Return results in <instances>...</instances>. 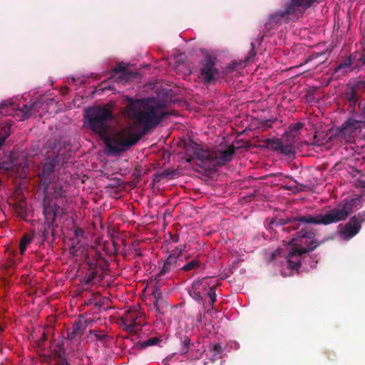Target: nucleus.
Masks as SVG:
<instances>
[{
    "mask_svg": "<svg viewBox=\"0 0 365 365\" xmlns=\"http://www.w3.org/2000/svg\"><path fill=\"white\" fill-rule=\"evenodd\" d=\"M126 101L127 115L135 122L113 138L109 136L114 119L111 109L105 106H95L84 111V126L104 140L106 147L113 152H123L135 145L148 130L155 128L168 115L165 110L166 103L158 98L126 97Z\"/></svg>",
    "mask_w": 365,
    "mask_h": 365,
    "instance_id": "nucleus-1",
    "label": "nucleus"
},
{
    "mask_svg": "<svg viewBox=\"0 0 365 365\" xmlns=\"http://www.w3.org/2000/svg\"><path fill=\"white\" fill-rule=\"evenodd\" d=\"M89 334H93L97 341H102L106 339L108 336L106 333H105L103 330L99 329H90Z\"/></svg>",
    "mask_w": 365,
    "mask_h": 365,
    "instance_id": "nucleus-32",
    "label": "nucleus"
},
{
    "mask_svg": "<svg viewBox=\"0 0 365 365\" xmlns=\"http://www.w3.org/2000/svg\"><path fill=\"white\" fill-rule=\"evenodd\" d=\"M170 240L173 242H178L179 240H180V237L178 235H170Z\"/></svg>",
    "mask_w": 365,
    "mask_h": 365,
    "instance_id": "nucleus-48",
    "label": "nucleus"
},
{
    "mask_svg": "<svg viewBox=\"0 0 365 365\" xmlns=\"http://www.w3.org/2000/svg\"><path fill=\"white\" fill-rule=\"evenodd\" d=\"M303 127H304V123H301V122H298L296 124L289 125V128H290L291 131H298V130L302 129Z\"/></svg>",
    "mask_w": 365,
    "mask_h": 365,
    "instance_id": "nucleus-44",
    "label": "nucleus"
},
{
    "mask_svg": "<svg viewBox=\"0 0 365 365\" xmlns=\"http://www.w3.org/2000/svg\"><path fill=\"white\" fill-rule=\"evenodd\" d=\"M84 333L83 322L78 319L73 323L72 327L67 331V339L73 340L77 336H82Z\"/></svg>",
    "mask_w": 365,
    "mask_h": 365,
    "instance_id": "nucleus-19",
    "label": "nucleus"
},
{
    "mask_svg": "<svg viewBox=\"0 0 365 365\" xmlns=\"http://www.w3.org/2000/svg\"><path fill=\"white\" fill-rule=\"evenodd\" d=\"M82 322H83V329L85 330L86 329V327L92 323V320L86 319Z\"/></svg>",
    "mask_w": 365,
    "mask_h": 365,
    "instance_id": "nucleus-46",
    "label": "nucleus"
},
{
    "mask_svg": "<svg viewBox=\"0 0 365 365\" xmlns=\"http://www.w3.org/2000/svg\"><path fill=\"white\" fill-rule=\"evenodd\" d=\"M178 261V257L175 256V254L169 255V256L165 261L162 269L155 277V279L158 283L160 280V277L165 276L168 274H169L171 271H173L179 268Z\"/></svg>",
    "mask_w": 365,
    "mask_h": 365,
    "instance_id": "nucleus-15",
    "label": "nucleus"
},
{
    "mask_svg": "<svg viewBox=\"0 0 365 365\" xmlns=\"http://www.w3.org/2000/svg\"><path fill=\"white\" fill-rule=\"evenodd\" d=\"M145 313L137 304L126 310L120 317V326L128 332L136 333L145 324Z\"/></svg>",
    "mask_w": 365,
    "mask_h": 365,
    "instance_id": "nucleus-5",
    "label": "nucleus"
},
{
    "mask_svg": "<svg viewBox=\"0 0 365 365\" xmlns=\"http://www.w3.org/2000/svg\"><path fill=\"white\" fill-rule=\"evenodd\" d=\"M65 354H66V352H65V350H60L58 351H56L55 353V359L56 361V362H58L59 361H61L62 359H66V358L65 357Z\"/></svg>",
    "mask_w": 365,
    "mask_h": 365,
    "instance_id": "nucleus-41",
    "label": "nucleus"
},
{
    "mask_svg": "<svg viewBox=\"0 0 365 365\" xmlns=\"http://www.w3.org/2000/svg\"><path fill=\"white\" fill-rule=\"evenodd\" d=\"M160 341H161V340H160V339L159 337L154 336V337H151V338H150V339H148L147 340H145L143 341L139 342V346L142 349H145V348H147L148 346L156 345V344H158Z\"/></svg>",
    "mask_w": 365,
    "mask_h": 365,
    "instance_id": "nucleus-31",
    "label": "nucleus"
},
{
    "mask_svg": "<svg viewBox=\"0 0 365 365\" xmlns=\"http://www.w3.org/2000/svg\"><path fill=\"white\" fill-rule=\"evenodd\" d=\"M97 276L96 272H91L88 275H86L83 279V283L85 285H90L93 283V280Z\"/></svg>",
    "mask_w": 365,
    "mask_h": 365,
    "instance_id": "nucleus-35",
    "label": "nucleus"
},
{
    "mask_svg": "<svg viewBox=\"0 0 365 365\" xmlns=\"http://www.w3.org/2000/svg\"><path fill=\"white\" fill-rule=\"evenodd\" d=\"M365 89V81H358L356 83H348L344 93V98L349 103L350 108H354L359 102L361 92Z\"/></svg>",
    "mask_w": 365,
    "mask_h": 365,
    "instance_id": "nucleus-12",
    "label": "nucleus"
},
{
    "mask_svg": "<svg viewBox=\"0 0 365 365\" xmlns=\"http://www.w3.org/2000/svg\"><path fill=\"white\" fill-rule=\"evenodd\" d=\"M216 58L210 56L205 57L201 61L200 75L205 83H210L218 78L219 72L215 66Z\"/></svg>",
    "mask_w": 365,
    "mask_h": 365,
    "instance_id": "nucleus-10",
    "label": "nucleus"
},
{
    "mask_svg": "<svg viewBox=\"0 0 365 365\" xmlns=\"http://www.w3.org/2000/svg\"><path fill=\"white\" fill-rule=\"evenodd\" d=\"M112 74L113 76L119 74L115 81L122 84H125L136 77V73L130 71L127 67V65L123 62L118 63L117 66L112 69Z\"/></svg>",
    "mask_w": 365,
    "mask_h": 365,
    "instance_id": "nucleus-14",
    "label": "nucleus"
},
{
    "mask_svg": "<svg viewBox=\"0 0 365 365\" xmlns=\"http://www.w3.org/2000/svg\"><path fill=\"white\" fill-rule=\"evenodd\" d=\"M314 237V232L307 227L294 234L292 238L294 247L287 255V262L290 268L297 269L302 264V259L305 257L304 255L313 251L319 245Z\"/></svg>",
    "mask_w": 365,
    "mask_h": 365,
    "instance_id": "nucleus-3",
    "label": "nucleus"
},
{
    "mask_svg": "<svg viewBox=\"0 0 365 365\" xmlns=\"http://www.w3.org/2000/svg\"><path fill=\"white\" fill-rule=\"evenodd\" d=\"M265 125L270 127L271 126L270 120H267V122L265 123Z\"/></svg>",
    "mask_w": 365,
    "mask_h": 365,
    "instance_id": "nucleus-54",
    "label": "nucleus"
},
{
    "mask_svg": "<svg viewBox=\"0 0 365 365\" xmlns=\"http://www.w3.org/2000/svg\"><path fill=\"white\" fill-rule=\"evenodd\" d=\"M199 145L195 143H189L185 145V155L187 156V161L190 163L195 157L197 150H198Z\"/></svg>",
    "mask_w": 365,
    "mask_h": 365,
    "instance_id": "nucleus-23",
    "label": "nucleus"
},
{
    "mask_svg": "<svg viewBox=\"0 0 365 365\" xmlns=\"http://www.w3.org/2000/svg\"><path fill=\"white\" fill-rule=\"evenodd\" d=\"M356 58V55H350L349 58L344 59L334 69V73H337L341 71L342 73L344 74L353 71V68L351 67V66L355 64Z\"/></svg>",
    "mask_w": 365,
    "mask_h": 365,
    "instance_id": "nucleus-18",
    "label": "nucleus"
},
{
    "mask_svg": "<svg viewBox=\"0 0 365 365\" xmlns=\"http://www.w3.org/2000/svg\"><path fill=\"white\" fill-rule=\"evenodd\" d=\"M181 347L180 349V354L184 355L187 354L190 349V339L187 336H183L180 338Z\"/></svg>",
    "mask_w": 365,
    "mask_h": 365,
    "instance_id": "nucleus-29",
    "label": "nucleus"
},
{
    "mask_svg": "<svg viewBox=\"0 0 365 365\" xmlns=\"http://www.w3.org/2000/svg\"><path fill=\"white\" fill-rule=\"evenodd\" d=\"M32 240H33V236L29 233H25L22 236L21 241H20V245H19L21 255H23L24 254L26 247L28 246V245H29L31 243V242Z\"/></svg>",
    "mask_w": 365,
    "mask_h": 365,
    "instance_id": "nucleus-27",
    "label": "nucleus"
},
{
    "mask_svg": "<svg viewBox=\"0 0 365 365\" xmlns=\"http://www.w3.org/2000/svg\"><path fill=\"white\" fill-rule=\"evenodd\" d=\"M52 149L54 150V155L46 158V162L43 164L42 171L38 174L40 187L54 181L55 168L60 163L61 156L63 155V153H61L62 145L61 143H58V148L56 143H53Z\"/></svg>",
    "mask_w": 365,
    "mask_h": 365,
    "instance_id": "nucleus-6",
    "label": "nucleus"
},
{
    "mask_svg": "<svg viewBox=\"0 0 365 365\" xmlns=\"http://www.w3.org/2000/svg\"><path fill=\"white\" fill-rule=\"evenodd\" d=\"M40 188L43 190L45 194L43 203L45 201H46V202L49 201L53 202L52 200L49 199L50 197L58 200L66 197V190L63 188L62 183L58 181L54 180L47 185H41Z\"/></svg>",
    "mask_w": 365,
    "mask_h": 365,
    "instance_id": "nucleus-11",
    "label": "nucleus"
},
{
    "mask_svg": "<svg viewBox=\"0 0 365 365\" xmlns=\"http://www.w3.org/2000/svg\"><path fill=\"white\" fill-rule=\"evenodd\" d=\"M152 294L155 298L154 308L155 309L156 312L163 314L159 305V300L162 298V293L158 287H155V290L153 291Z\"/></svg>",
    "mask_w": 365,
    "mask_h": 365,
    "instance_id": "nucleus-28",
    "label": "nucleus"
},
{
    "mask_svg": "<svg viewBox=\"0 0 365 365\" xmlns=\"http://www.w3.org/2000/svg\"><path fill=\"white\" fill-rule=\"evenodd\" d=\"M235 148L230 145L225 150H216L212 152L211 165H223L232 160Z\"/></svg>",
    "mask_w": 365,
    "mask_h": 365,
    "instance_id": "nucleus-13",
    "label": "nucleus"
},
{
    "mask_svg": "<svg viewBox=\"0 0 365 365\" xmlns=\"http://www.w3.org/2000/svg\"><path fill=\"white\" fill-rule=\"evenodd\" d=\"M56 365H69L67 359H62L61 361H59L58 362H56Z\"/></svg>",
    "mask_w": 365,
    "mask_h": 365,
    "instance_id": "nucleus-50",
    "label": "nucleus"
},
{
    "mask_svg": "<svg viewBox=\"0 0 365 365\" xmlns=\"http://www.w3.org/2000/svg\"><path fill=\"white\" fill-rule=\"evenodd\" d=\"M14 108V103L10 101H3L0 103V114L4 115H12L11 111H13Z\"/></svg>",
    "mask_w": 365,
    "mask_h": 365,
    "instance_id": "nucleus-26",
    "label": "nucleus"
},
{
    "mask_svg": "<svg viewBox=\"0 0 365 365\" xmlns=\"http://www.w3.org/2000/svg\"><path fill=\"white\" fill-rule=\"evenodd\" d=\"M46 336L45 333L43 332L41 338L38 341V345L41 346V344H43L44 341L46 340Z\"/></svg>",
    "mask_w": 365,
    "mask_h": 365,
    "instance_id": "nucleus-49",
    "label": "nucleus"
},
{
    "mask_svg": "<svg viewBox=\"0 0 365 365\" xmlns=\"http://www.w3.org/2000/svg\"><path fill=\"white\" fill-rule=\"evenodd\" d=\"M212 155V152L209 151L207 150H204L200 146H199L195 158L201 161L202 163H209L211 165Z\"/></svg>",
    "mask_w": 365,
    "mask_h": 365,
    "instance_id": "nucleus-21",
    "label": "nucleus"
},
{
    "mask_svg": "<svg viewBox=\"0 0 365 365\" xmlns=\"http://www.w3.org/2000/svg\"><path fill=\"white\" fill-rule=\"evenodd\" d=\"M237 63H233V68H236V67H237Z\"/></svg>",
    "mask_w": 365,
    "mask_h": 365,
    "instance_id": "nucleus-55",
    "label": "nucleus"
},
{
    "mask_svg": "<svg viewBox=\"0 0 365 365\" xmlns=\"http://www.w3.org/2000/svg\"><path fill=\"white\" fill-rule=\"evenodd\" d=\"M211 351L213 352L212 356L214 358L220 357V355L222 353L223 349L220 344H215L212 346Z\"/></svg>",
    "mask_w": 365,
    "mask_h": 365,
    "instance_id": "nucleus-38",
    "label": "nucleus"
},
{
    "mask_svg": "<svg viewBox=\"0 0 365 365\" xmlns=\"http://www.w3.org/2000/svg\"><path fill=\"white\" fill-rule=\"evenodd\" d=\"M352 217H355L356 222H359V225H361V223L365 221V212H359Z\"/></svg>",
    "mask_w": 365,
    "mask_h": 365,
    "instance_id": "nucleus-42",
    "label": "nucleus"
},
{
    "mask_svg": "<svg viewBox=\"0 0 365 365\" xmlns=\"http://www.w3.org/2000/svg\"><path fill=\"white\" fill-rule=\"evenodd\" d=\"M14 210L17 215L20 217H24L26 212V202L24 200L16 202L14 205Z\"/></svg>",
    "mask_w": 365,
    "mask_h": 365,
    "instance_id": "nucleus-30",
    "label": "nucleus"
},
{
    "mask_svg": "<svg viewBox=\"0 0 365 365\" xmlns=\"http://www.w3.org/2000/svg\"><path fill=\"white\" fill-rule=\"evenodd\" d=\"M255 55H256L255 45V43L252 42L250 43V50L249 51L248 55L245 56V62L250 61L251 60H252L255 58Z\"/></svg>",
    "mask_w": 365,
    "mask_h": 365,
    "instance_id": "nucleus-36",
    "label": "nucleus"
},
{
    "mask_svg": "<svg viewBox=\"0 0 365 365\" xmlns=\"http://www.w3.org/2000/svg\"><path fill=\"white\" fill-rule=\"evenodd\" d=\"M216 285H212L210 287L206 292L205 295H207L210 299V303L212 307H213L215 302L217 300V296H216Z\"/></svg>",
    "mask_w": 365,
    "mask_h": 365,
    "instance_id": "nucleus-33",
    "label": "nucleus"
},
{
    "mask_svg": "<svg viewBox=\"0 0 365 365\" xmlns=\"http://www.w3.org/2000/svg\"><path fill=\"white\" fill-rule=\"evenodd\" d=\"M11 134V125L3 124L0 126V148L4 144L6 139Z\"/></svg>",
    "mask_w": 365,
    "mask_h": 365,
    "instance_id": "nucleus-24",
    "label": "nucleus"
},
{
    "mask_svg": "<svg viewBox=\"0 0 365 365\" xmlns=\"http://www.w3.org/2000/svg\"><path fill=\"white\" fill-rule=\"evenodd\" d=\"M202 266V262L197 259H192L180 268V270L189 272L196 270Z\"/></svg>",
    "mask_w": 365,
    "mask_h": 365,
    "instance_id": "nucleus-25",
    "label": "nucleus"
},
{
    "mask_svg": "<svg viewBox=\"0 0 365 365\" xmlns=\"http://www.w3.org/2000/svg\"><path fill=\"white\" fill-rule=\"evenodd\" d=\"M174 175H175L174 171H170L169 170H165L156 177L155 180L159 181L162 178H173Z\"/></svg>",
    "mask_w": 365,
    "mask_h": 365,
    "instance_id": "nucleus-37",
    "label": "nucleus"
},
{
    "mask_svg": "<svg viewBox=\"0 0 365 365\" xmlns=\"http://www.w3.org/2000/svg\"><path fill=\"white\" fill-rule=\"evenodd\" d=\"M208 277L197 279L195 280L192 284V289H196L199 291L200 293H202V295H205L206 289L210 286V284L207 282Z\"/></svg>",
    "mask_w": 365,
    "mask_h": 365,
    "instance_id": "nucleus-22",
    "label": "nucleus"
},
{
    "mask_svg": "<svg viewBox=\"0 0 365 365\" xmlns=\"http://www.w3.org/2000/svg\"><path fill=\"white\" fill-rule=\"evenodd\" d=\"M361 129V125L350 118L347 120L341 127L336 129L335 136L340 140L351 143L354 140L356 133Z\"/></svg>",
    "mask_w": 365,
    "mask_h": 365,
    "instance_id": "nucleus-8",
    "label": "nucleus"
},
{
    "mask_svg": "<svg viewBox=\"0 0 365 365\" xmlns=\"http://www.w3.org/2000/svg\"><path fill=\"white\" fill-rule=\"evenodd\" d=\"M353 112V120L358 123L365 124V102H359L358 104V110H355V106L354 108H351Z\"/></svg>",
    "mask_w": 365,
    "mask_h": 365,
    "instance_id": "nucleus-20",
    "label": "nucleus"
},
{
    "mask_svg": "<svg viewBox=\"0 0 365 365\" xmlns=\"http://www.w3.org/2000/svg\"><path fill=\"white\" fill-rule=\"evenodd\" d=\"M4 326L0 324V333L4 331Z\"/></svg>",
    "mask_w": 365,
    "mask_h": 365,
    "instance_id": "nucleus-53",
    "label": "nucleus"
},
{
    "mask_svg": "<svg viewBox=\"0 0 365 365\" xmlns=\"http://www.w3.org/2000/svg\"><path fill=\"white\" fill-rule=\"evenodd\" d=\"M356 58L355 59L354 67H360L365 64V56L364 54H356Z\"/></svg>",
    "mask_w": 365,
    "mask_h": 365,
    "instance_id": "nucleus-39",
    "label": "nucleus"
},
{
    "mask_svg": "<svg viewBox=\"0 0 365 365\" xmlns=\"http://www.w3.org/2000/svg\"><path fill=\"white\" fill-rule=\"evenodd\" d=\"M361 225L356 222L355 217H351L349 221L345 225L344 229L341 231V237L345 240H350L359 233Z\"/></svg>",
    "mask_w": 365,
    "mask_h": 365,
    "instance_id": "nucleus-16",
    "label": "nucleus"
},
{
    "mask_svg": "<svg viewBox=\"0 0 365 365\" xmlns=\"http://www.w3.org/2000/svg\"><path fill=\"white\" fill-rule=\"evenodd\" d=\"M323 53H313L312 56V58H319L320 56H322Z\"/></svg>",
    "mask_w": 365,
    "mask_h": 365,
    "instance_id": "nucleus-51",
    "label": "nucleus"
},
{
    "mask_svg": "<svg viewBox=\"0 0 365 365\" xmlns=\"http://www.w3.org/2000/svg\"><path fill=\"white\" fill-rule=\"evenodd\" d=\"M266 147L284 155L290 156L295 153L293 140L284 138H267L265 140Z\"/></svg>",
    "mask_w": 365,
    "mask_h": 365,
    "instance_id": "nucleus-9",
    "label": "nucleus"
},
{
    "mask_svg": "<svg viewBox=\"0 0 365 365\" xmlns=\"http://www.w3.org/2000/svg\"><path fill=\"white\" fill-rule=\"evenodd\" d=\"M313 144L315 145H323V142L317 139V135H314Z\"/></svg>",
    "mask_w": 365,
    "mask_h": 365,
    "instance_id": "nucleus-47",
    "label": "nucleus"
},
{
    "mask_svg": "<svg viewBox=\"0 0 365 365\" xmlns=\"http://www.w3.org/2000/svg\"><path fill=\"white\" fill-rule=\"evenodd\" d=\"M43 215L45 222L42 228V238L43 241L48 239L50 235L54 237L55 227L58 225L56 222V217L62 215L63 211L61 207L55 202L49 201L44 202Z\"/></svg>",
    "mask_w": 365,
    "mask_h": 365,
    "instance_id": "nucleus-4",
    "label": "nucleus"
},
{
    "mask_svg": "<svg viewBox=\"0 0 365 365\" xmlns=\"http://www.w3.org/2000/svg\"><path fill=\"white\" fill-rule=\"evenodd\" d=\"M186 245H180L177 247H175V250L173 251L172 254H175V256L178 257V259L182 254L183 251L185 250Z\"/></svg>",
    "mask_w": 365,
    "mask_h": 365,
    "instance_id": "nucleus-40",
    "label": "nucleus"
},
{
    "mask_svg": "<svg viewBox=\"0 0 365 365\" xmlns=\"http://www.w3.org/2000/svg\"><path fill=\"white\" fill-rule=\"evenodd\" d=\"M316 0H291L286 5L284 10L279 11L270 16V21L274 23L280 22L281 19L287 16H294L298 18L301 7L309 8Z\"/></svg>",
    "mask_w": 365,
    "mask_h": 365,
    "instance_id": "nucleus-7",
    "label": "nucleus"
},
{
    "mask_svg": "<svg viewBox=\"0 0 365 365\" xmlns=\"http://www.w3.org/2000/svg\"><path fill=\"white\" fill-rule=\"evenodd\" d=\"M356 199H344L340 202L336 207L330 210L324 215H317L313 216L307 215L304 216H297L295 217H287L279 220L280 225H290L284 230L287 231L296 230L299 228V222L328 225L346 220L353 212L356 206Z\"/></svg>",
    "mask_w": 365,
    "mask_h": 365,
    "instance_id": "nucleus-2",
    "label": "nucleus"
},
{
    "mask_svg": "<svg viewBox=\"0 0 365 365\" xmlns=\"http://www.w3.org/2000/svg\"><path fill=\"white\" fill-rule=\"evenodd\" d=\"M15 105V108L13 110H19L21 113V120L35 115L40 108L39 102L29 103L20 107L18 105Z\"/></svg>",
    "mask_w": 365,
    "mask_h": 365,
    "instance_id": "nucleus-17",
    "label": "nucleus"
},
{
    "mask_svg": "<svg viewBox=\"0 0 365 365\" xmlns=\"http://www.w3.org/2000/svg\"><path fill=\"white\" fill-rule=\"evenodd\" d=\"M327 354H328V356H327L328 359L331 360V358L330 357V355H331V351H327Z\"/></svg>",
    "mask_w": 365,
    "mask_h": 365,
    "instance_id": "nucleus-52",
    "label": "nucleus"
},
{
    "mask_svg": "<svg viewBox=\"0 0 365 365\" xmlns=\"http://www.w3.org/2000/svg\"><path fill=\"white\" fill-rule=\"evenodd\" d=\"M190 294L192 297V299H194L198 303H204V297L202 293H200L199 291L196 289V287L195 288V290L192 289H190Z\"/></svg>",
    "mask_w": 365,
    "mask_h": 365,
    "instance_id": "nucleus-34",
    "label": "nucleus"
},
{
    "mask_svg": "<svg viewBox=\"0 0 365 365\" xmlns=\"http://www.w3.org/2000/svg\"><path fill=\"white\" fill-rule=\"evenodd\" d=\"M77 242H76L75 239H73L72 240V246L70 248V252L73 255H77V252L79 249V247L77 245Z\"/></svg>",
    "mask_w": 365,
    "mask_h": 365,
    "instance_id": "nucleus-43",
    "label": "nucleus"
},
{
    "mask_svg": "<svg viewBox=\"0 0 365 365\" xmlns=\"http://www.w3.org/2000/svg\"><path fill=\"white\" fill-rule=\"evenodd\" d=\"M83 234H84V231H83V229L79 228V227L76 228L75 230H74V235H75V238L74 239L76 240V242H78V237H83Z\"/></svg>",
    "mask_w": 365,
    "mask_h": 365,
    "instance_id": "nucleus-45",
    "label": "nucleus"
}]
</instances>
